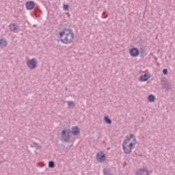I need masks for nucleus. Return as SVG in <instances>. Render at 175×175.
<instances>
[{"label": "nucleus", "instance_id": "3", "mask_svg": "<svg viewBox=\"0 0 175 175\" xmlns=\"http://www.w3.org/2000/svg\"><path fill=\"white\" fill-rule=\"evenodd\" d=\"M26 64L29 69L33 70V69H36L38 66V60L36 58L28 59Z\"/></svg>", "mask_w": 175, "mask_h": 175}, {"label": "nucleus", "instance_id": "21", "mask_svg": "<svg viewBox=\"0 0 175 175\" xmlns=\"http://www.w3.org/2000/svg\"><path fill=\"white\" fill-rule=\"evenodd\" d=\"M131 139L133 141V146H135V144H136V136H135V135L131 134Z\"/></svg>", "mask_w": 175, "mask_h": 175}, {"label": "nucleus", "instance_id": "20", "mask_svg": "<svg viewBox=\"0 0 175 175\" xmlns=\"http://www.w3.org/2000/svg\"><path fill=\"white\" fill-rule=\"evenodd\" d=\"M139 53L141 54V57H144L146 54V50L143 48L139 49Z\"/></svg>", "mask_w": 175, "mask_h": 175}, {"label": "nucleus", "instance_id": "26", "mask_svg": "<svg viewBox=\"0 0 175 175\" xmlns=\"http://www.w3.org/2000/svg\"><path fill=\"white\" fill-rule=\"evenodd\" d=\"M38 143L33 142V145H34V146H38Z\"/></svg>", "mask_w": 175, "mask_h": 175}, {"label": "nucleus", "instance_id": "24", "mask_svg": "<svg viewBox=\"0 0 175 175\" xmlns=\"http://www.w3.org/2000/svg\"><path fill=\"white\" fill-rule=\"evenodd\" d=\"M67 103H68V106L70 107L71 105H73L74 103H73V101H68Z\"/></svg>", "mask_w": 175, "mask_h": 175}, {"label": "nucleus", "instance_id": "28", "mask_svg": "<svg viewBox=\"0 0 175 175\" xmlns=\"http://www.w3.org/2000/svg\"><path fill=\"white\" fill-rule=\"evenodd\" d=\"M68 16H70V14H69V13H68Z\"/></svg>", "mask_w": 175, "mask_h": 175}, {"label": "nucleus", "instance_id": "10", "mask_svg": "<svg viewBox=\"0 0 175 175\" xmlns=\"http://www.w3.org/2000/svg\"><path fill=\"white\" fill-rule=\"evenodd\" d=\"M35 8V2L32 1H27L26 3L27 10H32Z\"/></svg>", "mask_w": 175, "mask_h": 175}, {"label": "nucleus", "instance_id": "5", "mask_svg": "<svg viewBox=\"0 0 175 175\" xmlns=\"http://www.w3.org/2000/svg\"><path fill=\"white\" fill-rule=\"evenodd\" d=\"M96 160L100 163H103L105 161H106V154L103 153V152H100V153H97L96 155Z\"/></svg>", "mask_w": 175, "mask_h": 175}, {"label": "nucleus", "instance_id": "6", "mask_svg": "<svg viewBox=\"0 0 175 175\" xmlns=\"http://www.w3.org/2000/svg\"><path fill=\"white\" fill-rule=\"evenodd\" d=\"M71 31V34H73V30H72V29H67V28H64L63 31H62L59 33V39H62V38H64V36L65 35V36L66 35H68V33H69Z\"/></svg>", "mask_w": 175, "mask_h": 175}, {"label": "nucleus", "instance_id": "27", "mask_svg": "<svg viewBox=\"0 0 175 175\" xmlns=\"http://www.w3.org/2000/svg\"><path fill=\"white\" fill-rule=\"evenodd\" d=\"M30 147L33 148V145L30 144Z\"/></svg>", "mask_w": 175, "mask_h": 175}, {"label": "nucleus", "instance_id": "1", "mask_svg": "<svg viewBox=\"0 0 175 175\" xmlns=\"http://www.w3.org/2000/svg\"><path fill=\"white\" fill-rule=\"evenodd\" d=\"M61 135V140H63L66 143H73V142H75V139H70V137H72L70 135V129H68L66 130H63Z\"/></svg>", "mask_w": 175, "mask_h": 175}, {"label": "nucleus", "instance_id": "23", "mask_svg": "<svg viewBox=\"0 0 175 175\" xmlns=\"http://www.w3.org/2000/svg\"><path fill=\"white\" fill-rule=\"evenodd\" d=\"M163 75H167V68H164L163 70Z\"/></svg>", "mask_w": 175, "mask_h": 175}, {"label": "nucleus", "instance_id": "13", "mask_svg": "<svg viewBox=\"0 0 175 175\" xmlns=\"http://www.w3.org/2000/svg\"><path fill=\"white\" fill-rule=\"evenodd\" d=\"M8 46V42L6 41V39L2 38L0 40V47H6Z\"/></svg>", "mask_w": 175, "mask_h": 175}, {"label": "nucleus", "instance_id": "19", "mask_svg": "<svg viewBox=\"0 0 175 175\" xmlns=\"http://www.w3.org/2000/svg\"><path fill=\"white\" fill-rule=\"evenodd\" d=\"M132 139V134L130 135V137H126V138L123 141L122 144H128V142H131Z\"/></svg>", "mask_w": 175, "mask_h": 175}, {"label": "nucleus", "instance_id": "22", "mask_svg": "<svg viewBox=\"0 0 175 175\" xmlns=\"http://www.w3.org/2000/svg\"><path fill=\"white\" fill-rule=\"evenodd\" d=\"M64 10H69V5L64 4L63 6Z\"/></svg>", "mask_w": 175, "mask_h": 175}, {"label": "nucleus", "instance_id": "2", "mask_svg": "<svg viewBox=\"0 0 175 175\" xmlns=\"http://www.w3.org/2000/svg\"><path fill=\"white\" fill-rule=\"evenodd\" d=\"M73 39H75V33L72 34V31H70L69 33L65 36L64 38H60V42L64 43V44H69V43L73 42Z\"/></svg>", "mask_w": 175, "mask_h": 175}, {"label": "nucleus", "instance_id": "11", "mask_svg": "<svg viewBox=\"0 0 175 175\" xmlns=\"http://www.w3.org/2000/svg\"><path fill=\"white\" fill-rule=\"evenodd\" d=\"M150 77H151V76L149 74L148 75L147 73H146V74L142 75L139 77V81H142V82L147 81V80H150Z\"/></svg>", "mask_w": 175, "mask_h": 175}, {"label": "nucleus", "instance_id": "12", "mask_svg": "<svg viewBox=\"0 0 175 175\" xmlns=\"http://www.w3.org/2000/svg\"><path fill=\"white\" fill-rule=\"evenodd\" d=\"M161 85L167 90H170V84H169L168 82L165 80L161 81Z\"/></svg>", "mask_w": 175, "mask_h": 175}, {"label": "nucleus", "instance_id": "4", "mask_svg": "<svg viewBox=\"0 0 175 175\" xmlns=\"http://www.w3.org/2000/svg\"><path fill=\"white\" fill-rule=\"evenodd\" d=\"M133 148V142H131L128 146H126L125 144H122V148L124 154H129L132 152V148Z\"/></svg>", "mask_w": 175, "mask_h": 175}, {"label": "nucleus", "instance_id": "16", "mask_svg": "<svg viewBox=\"0 0 175 175\" xmlns=\"http://www.w3.org/2000/svg\"><path fill=\"white\" fill-rule=\"evenodd\" d=\"M103 172L104 175H113V173H111V170H110V169L104 168Z\"/></svg>", "mask_w": 175, "mask_h": 175}, {"label": "nucleus", "instance_id": "18", "mask_svg": "<svg viewBox=\"0 0 175 175\" xmlns=\"http://www.w3.org/2000/svg\"><path fill=\"white\" fill-rule=\"evenodd\" d=\"M48 166L49 169H54L55 167V163L53 161H49Z\"/></svg>", "mask_w": 175, "mask_h": 175}, {"label": "nucleus", "instance_id": "25", "mask_svg": "<svg viewBox=\"0 0 175 175\" xmlns=\"http://www.w3.org/2000/svg\"><path fill=\"white\" fill-rule=\"evenodd\" d=\"M36 150H39V148H40V147H39V144H38V145L36 146Z\"/></svg>", "mask_w": 175, "mask_h": 175}, {"label": "nucleus", "instance_id": "17", "mask_svg": "<svg viewBox=\"0 0 175 175\" xmlns=\"http://www.w3.org/2000/svg\"><path fill=\"white\" fill-rule=\"evenodd\" d=\"M104 121L106 124H109V125H111V119L109 118V116H104Z\"/></svg>", "mask_w": 175, "mask_h": 175}, {"label": "nucleus", "instance_id": "15", "mask_svg": "<svg viewBox=\"0 0 175 175\" xmlns=\"http://www.w3.org/2000/svg\"><path fill=\"white\" fill-rule=\"evenodd\" d=\"M148 102H150V103H152L155 102V96L153 94H150L148 96Z\"/></svg>", "mask_w": 175, "mask_h": 175}, {"label": "nucleus", "instance_id": "14", "mask_svg": "<svg viewBox=\"0 0 175 175\" xmlns=\"http://www.w3.org/2000/svg\"><path fill=\"white\" fill-rule=\"evenodd\" d=\"M9 28L11 32H16V31L18 29V27L16 25V24L10 25Z\"/></svg>", "mask_w": 175, "mask_h": 175}, {"label": "nucleus", "instance_id": "9", "mask_svg": "<svg viewBox=\"0 0 175 175\" xmlns=\"http://www.w3.org/2000/svg\"><path fill=\"white\" fill-rule=\"evenodd\" d=\"M135 175H150V173H148V170L141 168L135 172Z\"/></svg>", "mask_w": 175, "mask_h": 175}, {"label": "nucleus", "instance_id": "7", "mask_svg": "<svg viewBox=\"0 0 175 175\" xmlns=\"http://www.w3.org/2000/svg\"><path fill=\"white\" fill-rule=\"evenodd\" d=\"M129 53L131 57H137L139 54H140V51L137 48H132L131 49H130Z\"/></svg>", "mask_w": 175, "mask_h": 175}, {"label": "nucleus", "instance_id": "8", "mask_svg": "<svg viewBox=\"0 0 175 175\" xmlns=\"http://www.w3.org/2000/svg\"><path fill=\"white\" fill-rule=\"evenodd\" d=\"M70 133H72L75 136H77L78 135H80V129L77 126H72V130L70 129Z\"/></svg>", "mask_w": 175, "mask_h": 175}, {"label": "nucleus", "instance_id": "29", "mask_svg": "<svg viewBox=\"0 0 175 175\" xmlns=\"http://www.w3.org/2000/svg\"><path fill=\"white\" fill-rule=\"evenodd\" d=\"M107 150H110V148H108Z\"/></svg>", "mask_w": 175, "mask_h": 175}]
</instances>
